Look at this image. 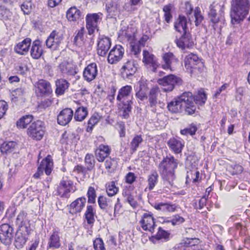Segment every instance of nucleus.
Instances as JSON below:
<instances>
[{
  "instance_id": "obj_2",
  "label": "nucleus",
  "mask_w": 250,
  "mask_h": 250,
  "mask_svg": "<svg viewBox=\"0 0 250 250\" xmlns=\"http://www.w3.org/2000/svg\"><path fill=\"white\" fill-rule=\"evenodd\" d=\"M250 7L249 0H232L230 17L232 23L243 20L249 13Z\"/></svg>"
},
{
  "instance_id": "obj_19",
  "label": "nucleus",
  "mask_w": 250,
  "mask_h": 250,
  "mask_svg": "<svg viewBox=\"0 0 250 250\" xmlns=\"http://www.w3.org/2000/svg\"><path fill=\"white\" fill-rule=\"evenodd\" d=\"M177 46L182 49L191 48L194 45V42L189 32L182 34L181 37L176 40Z\"/></svg>"
},
{
  "instance_id": "obj_42",
  "label": "nucleus",
  "mask_w": 250,
  "mask_h": 250,
  "mask_svg": "<svg viewBox=\"0 0 250 250\" xmlns=\"http://www.w3.org/2000/svg\"><path fill=\"white\" fill-rule=\"evenodd\" d=\"M66 17L70 21H76L81 17V12L76 7H72L67 11Z\"/></svg>"
},
{
  "instance_id": "obj_39",
  "label": "nucleus",
  "mask_w": 250,
  "mask_h": 250,
  "mask_svg": "<svg viewBox=\"0 0 250 250\" xmlns=\"http://www.w3.org/2000/svg\"><path fill=\"white\" fill-rule=\"evenodd\" d=\"M169 235L170 233L166 231L161 227H159L156 234L152 237V240L154 243H156V242L154 241L155 240H160L161 239L167 241L169 238Z\"/></svg>"
},
{
  "instance_id": "obj_17",
  "label": "nucleus",
  "mask_w": 250,
  "mask_h": 250,
  "mask_svg": "<svg viewBox=\"0 0 250 250\" xmlns=\"http://www.w3.org/2000/svg\"><path fill=\"white\" fill-rule=\"evenodd\" d=\"M32 230L18 229L16 234L15 245L18 249L21 248L26 242L28 236Z\"/></svg>"
},
{
  "instance_id": "obj_20",
  "label": "nucleus",
  "mask_w": 250,
  "mask_h": 250,
  "mask_svg": "<svg viewBox=\"0 0 250 250\" xmlns=\"http://www.w3.org/2000/svg\"><path fill=\"white\" fill-rule=\"evenodd\" d=\"M98 75V67L96 63L88 64L84 69L83 77L87 82H90L96 79Z\"/></svg>"
},
{
  "instance_id": "obj_57",
  "label": "nucleus",
  "mask_w": 250,
  "mask_h": 250,
  "mask_svg": "<svg viewBox=\"0 0 250 250\" xmlns=\"http://www.w3.org/2000/svg\"><path fill=\"white\" fill-rule=\"evenodd\" d=\"M104 166L108 172H113L116 167V162L111 158H106Z\"/></svg>"
},
{
  "instance_id": "obj_6",
  "label": "nucleus",
  "mask_w": 250,
  "mask_h": 250,
  "mask_svg": "<svg viewBox=\"0 0 250 250\" xmlns=\"http://www.w3.org/2000/svg\"><path fill=\"white\" fill-rule=\"evenodd\" d=\"M102 13L88 14L86 16V27L89 35L94 33L98 29V25L102 19Z\"/></svg>"
},
{
  "instance_id": "obj_60",
  "label": "nucleus",
  "mask_w": 250,
  "mask_h": 250,
  "mask_svg": "<svg viewBox=\"0 0 250 250\" xmlns=\"http://www.w3.org/2000/svg\"><path fill=\"white\" fill-rule=\"evenodd\" d=\"M94 250H106L103 240L100 238H97L93 241Z\"/></svg>"
},
{
  "instance_id": "obj_64",
  "label": "nucleus",
  "mask_w": 250,
  "mask_h": 250,
  "mask_svg": "<svg viewBox=\"0 0 250 250\" xmlns=\"http://www.w3.org/2000/svg\"><path fill=\"white\" fill-rule=\"evenodd\" d=\"M131 52L135 56H137L138 54L140 53L141 51V45H140L138 43H131Z\"/></svg>"
},
{
  "instance_id": "obj_23",
  "label": "nucleus",
  "mask_w": 250,
  "mask_h": 250,
  "mask_svg": "<svg viewBox=\"0 0 250 250\" xmlns=\"http://www.w3.org/2000/svg\"><path fill=\"white\" fill-rule=\"evenodd\" d=\"M95 156L100 162H103L108 158L111 152V148L107 145L101 144L95 149Z\"/></svg>"
},
{
  "instance_id": "obj_58",
  "label": "nucleus",
  "mask_w": 250,
  "mask_h": 250,
  "mask_svg": "<svg viewBox=\"0 0 250 250\" xmlns=\"http://www.w3.org/2000/svg\"><path fill=\"white\" fill-rule=\"evenodd\" d=\"M173 5L172 4H168L164 6L163 8V11L164 12V17L165 21L169 23L172 18V16L171 14V10L173 8Z\"/></svg>"
},
{
  "instance_id": "obj_47",
  "label": "nucleus",
  "mask_w": 250,
  "mask_h": 250,
  "mask_svg": "<svg viewBox=\"0 0 250 250\" xmlns=\"http://www.w3.org/2000/svg\"><path fill=\"white\" fill-rule=\"evenodd\" d=\"M193 98L195 104L200 105H203L207 99V95L203 89H200Z\"/></svg>"
},
{
  "instance_id": "obj_43",
  "label": "nucleus",
  "mask_w": 250,
  "mask_h": 250,
  "mask_svg": "<svg viewBox=\"0 0 250 250\" xmlns=\"http://www.w3.org/2000/svg\"><path fill=\"white\" fill-rule=\"evenodd\" d=\"M106 10L111 17L116 16L119 12V5L116 2L111 1L106 4Z\"/></svg>"
},
{
  "instance_id": "obj_30",
  "label": "nucleus",
  "mask_w": 250,
  "mask_h": 250,
  "mask_svg": "<svg viewBox=\"0 0 250 250\" xmlns=\"http://www.w3.org/2000/svg\"><path fill=\"white\" fill-rule=\"evenodd\" d=\"M199 240L197 238H186L181 244L186 248L185 250H203L198 245Z\"/></svg>"
},
{
  "instance_id": "obj_33",
  "label": "nucleus",
  "mask_w": 250,
  "mask_h": 250,
  "mask_svg": "<svg viewBox=\"0 0 250 250\" xmlns=\"http://www.w3.org/2000/svg\"><path fill=\"white\" fill-rule=\"evenodd\" d=\"M60 238L59 232L56 229H54L52 234L50 236L48 241L47 249H57L61 247Z\"/></svg>"
},
{
  "instance_id": "obj_51",
  "label": "nucleus",
  "mask_w": 250,
  "mask_h": 250,
  "mask_svg": "<svg viewBox=\"0 0 250 250\" xmlns=\"http://www.w3.org/2000/svg\"><path fill=\"white\" fill-rule=\"evenodd\" d=\"M194 101L187 104L183 106V111H185V114L189 115H192L195 113L197 110V107L194 103Z\"/></svg>"
},
{
  "instance_id": "obj_35",
  "label": "nucleus",
  "mask_w": 250,
  "mask_h": 250,
  "mask_svg": "<svg viewBox=\"0 0 250 250\" xmlns=\"http://www.w3.org/2000/svg\"><path fill=\"white\" fill-rule=\"evenodd\" d=\"M176 206L175 204H172L168 203H155L154 208L164 213L173 212L176 211Z\"/></svg>"
},
{
  "instance_id": "obj_63",
  "label": "nucleus",
  "mask_w": 250,
  "mask_h": 250,
  "mask_svg": "<svg viewBox=\"0 0 250 250\" xmlns=\"http://www.w3.org/2000/svg\"><path fill=\"white\" fill-rule=\"evenodd\" d=\"M8 108V104L4 101H0V119L5 114Z\"/></svg>"
},
{
  "instance_id": "obj_45",
  "label": "nucleus",
  "mask_w": 250,
  "mask_h": 250,
  "mask_svg": "<svg viewBox=\"0 0 250 250\" xmlns=\"http://www.w3.org/2000/svg\"><path fill=\"white\" fill-rule=\"evenodd\" d=\"M87 115V110L86 107L80 106L76 110L74 119L77 121H83Z\"/></svg>"
},
{
  "instance_id": "obj_7",
  "label": "nucleus",
  "mask_w": 250,
  "mask_h": 250,
  "mask_svg": "<svg viewBox=\"0 0 250 250\" xmlns=\"http://www.w3.org/2000/svg\"><path fill=\"white\" fill-rule=\"evenodd\" d=\"M14 236L13 228L8 224L0 226V241L5 245H10Z\"/></svg>"
},
{
  "instance_id": "obj_4",
  "label": "nucleus",
  "mask_w": 250,
  "mask_h": 250,
  "mask_svg": "<svg viewBox=\"0 0 250 250\" xmlns=\"http://www.w3.org/2000/svg\"><path fill=\"white\" fill-rule=\"evenodd\" d=\"M185 12L188 19V22L190 24H191L192 22H194L195 25L198 26L204 19L200 8L196 7L195 9L193 11V7L191 4L189 2H187L185 4Z\"/></svg>"
},
{
  "instance_id": "obj_34",
  "label": "nucleus",
  "mask_w": 250,
  "mask_h": 250,
  "mask_svg": "<svg viewBox=\"0 0 250 250\" xmlns=\"http://www.w3.org/2000/svg\"><path fill=\"white\" fill-rule=\"evenodd\" d=\"M43 54V49L40 41L36 40L32 43L30 55L34 59H38L41 58Z\"/></svg>"
},
{
  "instance_id": "obj_40",
  "label": "nucleus",
  "mask_w": 250,
  "mask_h": 250,
  "mask_svg": "<svg viewBox=\"0 0 250 250\" xmlns=\"http://www.w3.org/2000/svg\"><path fill=\"white\" fill-rule=\"evenodd\" d=\"M167 108L169 111L174 113L183 112L182 104L179 102L177 98L168 104Z\"/></svg>"
},
{
  "instance_id": "obj_44",
  "label": "nucleus",
  "mask_w": 250,
  "mask_h": 250,
  "mask_svg": "<svg viewBox=\"0 0 250 250\" xmlns=\"http://www.w3.org/2000/svg\"><path fill=\"white\" fill-rule=\"evenodd\" d=\"M179 102L182 104V106L188 104L194 100V98L191 92H186L181 94L177 98Z\"/></svg>"
},
{
  "instance_id": "obj_13",
  "label": "nucleus",
  "mask_w": 250,
  "mask_h": 250,
  "mask_svg": "<svg viewBox=\"0 0 250 250\" xmlns=\"http://www.w3.org/2000/svg\"><path fill=\"white\" fill-rule=\"evenodd\" d=\"M141 227L146 231H148L153 233L156 227L154 221V218L152 214L145 213L142 217L140 221Z\"/></svg>"
},
{
  "instance_id": "obj_61",
  "label": "nucleus",
  "mask_w": 250,
  "mask_h": 250,
  "mask_svg": "<svg viewBox=\"0 0 250 250\" xmlns=\"http://www.w3.org/2000/svg\"><path fill=\"white\" fill-rule=\"evenodd\" d=\"M88 196V202L89 203H94L95 202L96 197V191L94 188L89 187L87 193Z\"/></svg>"
},
{
  "instance_id": "obj_52",
  "label": "nucleus",
  "mask_w": 250,
  "mask_h": 250,
  "mask_svg": "<svg viewBox=\"0 0 250 250\" xmlns=\"http://www.w3.org/2000/svg\"><path fill=\"white\" fill-rule=\"evenodd\" d=\"M119 190V188L116 187L115 182L112 181L106 185V191L109 196H113L116 194Z\"/></svg>"
},
{
  "instance_id": "obj_46",
  "label": "nucleus",
  "mask_w": 250,
  "mask_h": 250,
  "mask_svg": "<svg viewBox=\"0 0 250 250\" xmlns=\"http://www.w3.org/2000/svg\"><path fill=\"white\" fill-rule=\"evenodd\" d=\"M95 211L92 206H87L86 210L85 212L84 215L86 220L87 223L91 225L95 222L94 216Z\"/></svg>"
},
{
  "instance_id": "obj_48",
  "label": "nucleus",
  "mask_w": 250,
  "mask_h": 250,
  "mask_svg": "<svg viewBox=\"0 0 250 250\" xmlns=\"http://www.w3.org/2000/svg\"><path fill=\"white\" fill-rule=\"evenodd\" d=\"M32 120L33 116L32 115L23 116L17 122V125L19 128H25L32 122Z\"/></svg>"
},
{
  "instance_id": "obj_55",
  "label": "nucleus",
  "mask_w": 250,
  "mask_h": 250,
  "mask_svg": "<svg viewBox=\"0 0 250 250\" xmlns=\"http://www.w3.org/2000/svg\"><path fill=\"white\" fill-rule=\"evenodd\" d=\"M222 16V14H219L217 13H214L212 12H208V17L209 20L211 23L212 24V26L214 29H215L216 27L215 26L217 25L220 21L221 18Z\"/></svg>"
},
{
  "instance_id": "obj_53",
  "label": "nucleus",
  "mask_w": 250,
  "mask_h": 250,
  "mask_svg": "<svg viewBox=\"0 0 250 250\" xmlns=\"http://www.w3.org/2000/svg\"><path fill=\"white\" fill-rule=\"evenodd\" d=\"M143 138L141 135H135L130 143V149L133 152L136 151L139 145L143 142Z\"/></svg>"
},
{
  "instance_id": "obj_5",
  "label": "nucleus",
  "mask_w": 250,
  "mask_h": 250,
  "mask_svg": "<svg viewBox=\"0 0 250 250\" xmlns=\"http://www.w3.org/2000/svg\"><path fill=\"white\" fill-rule=\"evenodd\" d=\"M44 129L43 123L40 121H37L30 125L27 129V134L33 139L40 140L44 134Z\"/></svg>"
},
{
  "instance_id": "obj_28",
  "label": "nucleus",
  "mask_w": 250,
  "mask_h": 250,
  "mask_svg": "<svg viewBox=\"0 0 250 250\" xmlns=\"http://www.w3.org/2000/svg\"><path fill=\"white\" fill-rule=\"evenodd\" d=\"M131 91L132 87L131 86L127 85L123 86L119 90L117 100L121 102L131 99V101H132L133 97L131 95Z\"/></svg>"
},
{
  "instance_id": "obj_27",
  "label": "nucleus",
  "mask_w": 250,
  "mask_h": 250,
  "mask_svg": "<svg viewBox=\"0 0 250 250\" xmlns=\"http://www.w3.org/2000/svg\"><path fill=\"white\" fill-rule=\"evenodd\" d=\"M167 145L172 152L179 154L184 147V143L180 139L172 138L168 141Z\"/></svg>"
},
{
  "instance_id": "obj_15",
  "label": "nucleus",
  "mask_w": 250,
  "mask_h": 250,
  "mask_svg": "<svg viewBox=\"0 0 250 250\" xmlns=\"http://www.w3.org/2000/svg\"><path fill=\"white\" fill-rule=\"evenodd\" d=\"M111 42L109 38L102 36L99 37L97 43V54L101 56H105L108 51Z\"/></svg>"
},
{
  "instance_id": "obj_9",
  "label": "nucleus",
  "mask_w": 250,
  "mask_h": 250,
  "mask_svg": "<svg viewBox=\"0 0 250 250\" xmlns=\"http://www.w3.org/2000/svg\"><path fill=\"white\" fill-rule=\"evenodd\" d=\"M53 164L51 157L48 155L45 159H43L38 167L37 171L34 174L33 176L36 179L40 178L43 174L44 170L45 174L49 175L51 173Z\"/></svg>"
},
{
  "instance_id": "obj_62",
  "label": "nucleus",
  "mask_w": 250,
  "mask_h": 250,
  "mask_svg": "<svg viewBox=\"0 0 250 250\" xmlns=\"http://www.w3.org/2000/svg\"><path fill=\"white\" fill-rule=\"evenodd\" d=\"M197 131V127L195 125H191L189 127L181 130V133L183 135L195 134Z\"/></svg>"
},
{
  "instance_id": "obj_38",
  "label": "nucleus",
  "mask_w": 250,
  "mask_h": 250,
  "mask_svg": "<svg viewBox=\"0 0 250 250\" xmlns=\"http://www.w3.org/2000/svg\"><path fill=\"white\" fill-rule=\"evenodd\" d=\"M59 69L62 73L70 75H74L76 73L73 69L72 64L66 61H63L60 64Z\"/></svg>"
},
{
  "instance_id": "obj_14",
  "label": "nucleus",
  "mask_w": 250,
  "mask_h": 250,
  "mask_svg": "<svg viewBox=\"0 0 250 250\" xmlns=\"http://www.w3.org/2000/svg\"><path fill=\"white\" fill-rule=\"evenodd\" d=\"M36 92L39 96H46L50 95L52 89L50 83L44 80H40L35 85Z\"/></svg>"
},
{
  "instance_id": "obj_37",
  "label": "nucleus",
  "mask_w": 250,
  "mask_h": 250,
  "mask_svg": "<svg viewBox=\"0 0 250 250\" xmlns=\"http://www.w3.org/2000/svg\"><path fill=\"white\" fill-rule=\"evenodd\" d=\"M56 94L57 95H62L69 87V83L66 80L61 79L56 81Z\"/></svg>"
},
{
  "instance_id": "obj_21",
  "label": "nucleus",
  "mask_w": 250,
  "mask_h": 250,
  "mask_svg": "<svg viewBox=\"0 0 250 250\" xmlns=\"http://www.w3.org/2000/svg\"><path fill=\"white\" fill-rule=\"evenodd\" d=\"M137 70V67L133 61H127L121 69L122 76L124 78H128L132 76Z\"/></svg>"
},
{
  "instance_id": "obj_16",
  "label": "nucleus",
  "mask_w": 250,
  "mask_h": 250,
  "mask_svg": "<svg viewBox=\"0 0 250 250\" xmlns=\"http://www.w3.org/2000/svg\"><path fill=\"white\" fill-rule=\"evenodd\" d=\"M143 62L145 65L150 67L153 72L157 71V69L159 66V64L156 57L146 50L143 51Z\"/></svg>"
},
{
  "instance_id": "obj_12",
  "label": "nucleus",
  "mask_w": 250,
  "mask_h": 250,
  "mask_svg": "<svg viewBox=\"0 0 250 250\" xmlns=\"http://www.w3.org/2000/svg\"><path fill=\"white\" fill-rule=\"evenodd\" d=\"M124 48L121 45H116L108 54L107 57L108 63L113 64L120 61L124 56Z\"/></svg>"
},
{
  "instance_id": "obj_41",
  "label": "nucleus",
  "mask_w": 250,
  "mask_h": 250,
  "mask_svg": "<svg viewBox=\"0 0 250 250\" xmlns=\"http://www.w3.org/2000/svg\"><path fill=\"white\" fill-rule=\"evenodd\" d=\"M139 90L136 93V97L143 101L147 98L148 88L146 83L142 82H139Z\"/></svg>"
},
{
  "instance_id": "obj_1",
  "label": "nucleus",
  "mask_w": 250,
  "mask_h": 250,
  "mask_svg": "<svg viewBox=\"0 0 250 250\" xmlns=\"http://www.w3.org/2000/svg\"><path fill=\"white\" fill-rule=\"evenodd\" d=\"M178 161L173 156H167L160 163L158 168L163 180L170 187L173 185L175 176L174 170L178 166Z\"/></svg>"
},
{
  "instance_id": "obj_3",
  "label": "nucleus",
  "mask_w": 250,
  "mask_h": 250,
  "mask_svg": "<svg viewBox=\"0 0 250 250\" xmlns=\"http://www.w3.org/2000/svg\"><path fill=\"white\" fill-rule=\"evenodd\" d=\"M182 80L177 76L170 74L158 80L159 84L163 86V90L165 92L171 91L176 85L182 84Z\"/></svg>"
},
{
  "instance_id": "obj_54",
  "label": "nucleus",
  "mask_w": 250,
  "mask_h": 250,
  "mask_svg": "<svg viewBox=\"0 0 250 250\" xmlns=\"http://www.w3.org/2000/svg\"><path fill=\"white\" fill-rule=\"evenodd\" d=\"M158 174L156 171L153 172L148 177V184L149 190L153 189L158 181Z\"/></svg>"
},
{
  "instance_id": "obj_29",
  "label": "nucleus",
  "mask_w": 250,
  "mask_h": 250,
  "mask_svg": "<svg viewBox=\"0 0 250 250\" xmlns=\"http://www.w3.org/2000/svg\"><path fill=\"white\" fill-rule=\"evenodd\" d=\"M187 18L183 15H179L174 23L175 30L181 34L188 32L187 27Z\"/></svg>"
},
{
  "instance_id": "obj_22",
  "label": "nucleus",
  "mask_w": 250,
  "mask_h": 250,
  "mask_svg": "<svg viewBox=\"0 0 250 250\" xmlns=\"http://www.w3.org/2000/svg\"><path fill=\"white\" fill-rule=\"evenodd\" d=\"M74 115L71 108H66L62 110L58 116L57 121L59 124L65 125L72 120Z\"/></svg>"
},
{
  "instance_id": "obj_50",
  "label": "nucleus",
  "mask_w": 250,
  "mask_h": 250,
  "mask_svg": "<svg viewBox=\"0 0 250 250\" xmlns=\"http://www.w3.org/2000/svg\"><path fill=\"white\" fill-rule=\"evenodd\" d=\"M123 195L125 198L126 201L133 207H136L137 202L131 192L128 189H124L123 191Z\"/></svg>"
},
{
  "instance_id": "obj_26",
  "label": "nucleus",
  "mask_w": 250,
  "mask_h": 250,
  "mask_svg": "<svg viewBox=\"0 0 250 250\" xmlns=\"http://www.w3.org/2000/svg\"><path fill=\"white\" fill-rule=\"evenodd\" d=\"M27 213L23 211L21 212L16 219V224L19 227V229L32 230L30 222L27 218Z\"/></svg>"
},
{
  "instance_id": "obj_31",
  "label": "nucleus",
  "mask_w": 250,
  "mask_h": 250,
  "mask_svg": "<svg viewBox=\"0 0 250 250\" xmlns=\"http://www.w3.org/2000/svg\"><path fill=\"white\" fill-rule=\"evenodd\" d=\"M159 92V88L157 87H152L150 91L149 94V105L152 108V111L156 113L157 109L156 108L157 104V95Z\"/></svg>"
},
{
  "instance_id": "obj_32",
  "label": "nucleus",
  "mask_w": 250,
  "mask_h": 250,
  "mask_svg": "<svg viewBox=\"0 0 250 250\" xmlns=\"http://www.w3.org/2000/svg\"><path fill=\"white\" fill-rule=\"evenodd\" d=\"M200 62L197 55L190 53L185 58V66L187 70H191Z\"/></svg>"
},
{
  "instance_id": "obj_59",
  "label": "nucleus",
  "mask_w": 250,
  "mask_h": 250,
  "mask_svg": "<svg viewBox=\"0 0 250 250\" xmlns=\"http://www.w3.org/2000/svg\"><path fill=\"white\" fill-rule=\"evenodd\" d=\"M85 162L88 170L92 169L95 165V160L93 156L91 154H87L85 157Z\"/></svg>"
},
{
  "instance_id": "obj_11",
  "label": "nucleus",
  "mask_w": 250,
  "mask_h": 250,
  "mask_svg": "<svg viewBox=\"0 0 250 250\" xmlns=\"http://www.w3.org/2000/svg\"><path fill=\"white\" fill-rule=\"evenodd\" d=\"M163 60L164 63L162 64V67L165 70L173 71L178 65V60L171 52L165 53L163 56Z\"/></svg>"
},
{
  "instance_id": "obj_56",
  "label": "nucleus",
  "mask_w": 250,
  "mask_h": 250,
  "mask_svg": "<svg viewBox=\"0 0 250 250\" xmlns=\"http://www.w3.org/2000/svg\"><path fill=\"white\" fill-rule=\"evenodd\" d=\"M111 200L104 196H100L98 198V202L101 209H106L107 207H111Z\"/></svg>"
},
{
  "instance_id": "obj_36",
  "label": "nucleus",
  "mask_w": 250,
  "mask_h": 250,
  "mask_svg": "<svg viewBox=\"0 0 250 250\" xmlns=\"http://www.w3.org/2000/svg\"><path fill=\"white\" fill-rule=\"evenodd\" d=\"M18 145L16 142H4L0 146V151L2 154L14 153L17 149Z\"/></svg>"
},
{
  "instance_id": "obj_24",
  "label": "nucleus",
  "mask_w": 250,
  "mask_h": 250,
  "mask_svg": "<svg viewBox=\"0 0 250 250\" xmlns=\"http://www.w3.org/2000/svg\"><path fill=\"white\" fill-rule=\"evenodd\" d=\"M31 39L26 38L21 42H19L14 47V50L17 53L24 55L26 54L31 44Z\"/></svg>"
},
{
  "instance_id": "obj_49",
  "label": "nucleus",
  "mask_w": 250,
  "mask_h": 250,
  "mask_svg": "<svg viewBox=\"0 0 250 250\" xmlns=\"http://www.w3.org/2000/svg\"><path fill=\"white\" fill-rule=\"evenodd\" d=\"M224 4L223 2L214 1L209 6V12L223 14Z\"/></svg>"
},
{
  "instance_id": "obj_18",
  "label": "nucleus",
  "mask_w": 250,
  "mask_h": 250,
  "mask_svg": "<svg viewBox=\"0 0 250 250\" xmlns=\"http://www.w3.org/2000/svg\"><path fill=\"white\" fill-rule=\"evenodd\" d=\"M118 104L120 115L124 119H127L131 112L133 102L131 99H128L126 101H121Z\"/></svg>"
},
{
  "instance_id": "obj_25",
  "label": "nucleus",
  "mask_w": 250,
  "mask_h": 250,
  "mask_svg": "<svg viewBox=\"0 0 250 250\" xmlns=\"http://www.w3.org/2000/svg\"><path fill=\"white\" fill-rule=\"evenodd\" d=\"M86 201V198L84 197L78 198L74 201L70 205L69 212L73 214L80 212L84 207Z\"/></svg>"
},
{
  "instance_id": "obj_10",
  "label": "nucleus",
  "mask_w": 250,
  "mask_h": 250,
  "mask_svg": "<svg viewBox=\"0 0 250 250\" xmlns=\"http://www.w3.org/2000/svg\"><path fill=\"white\" fill-rule=\"evenodd\" d=\"M73 183L67 177H64L57 188V192L62 197L68 198L72 190Z\"/></svg>"
},
{
  "instance_id": "obj_8",
  "label": "nucleus",
  "mask_w": 250,
  "mask_h": 250,
  "mask_svg": "<svg viewBox=\"0 0 250 250\" xmlns=\"http://www.w3.org/2000/svg\"><path fill=\"white\" fill-rule=\"evenodd\" d=\"M63 39V34L61 32L53 30L46 40V46L52 50H57L60 46Z\"/></svg>"
}]
</instances>
